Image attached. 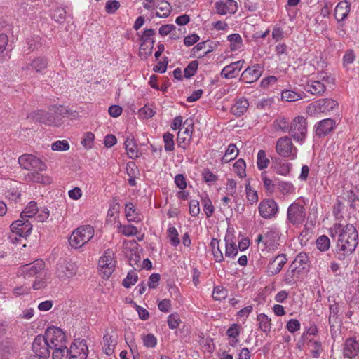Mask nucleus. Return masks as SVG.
Returning <instances> with one entry per match:
<instances>
[{
  "label": "nucleus",
  "mask_w": 359,
  "mask_h": 359,
  "mask_svg": "<svg viewBox=\"0 0 359 359\" xmlns=\"http://www.w3.org/2000/svg\"><path fill=\"white\" fill-rule=\"evenodd\" d=\"M358 244V232L353 224H346L341 231L337 241L335 257L344 260L355 250Z\"/></svg>",
  "instance_id": "obj_1"
},
{
  "label": "nucleus",
  "mask_w": 359,
  "mask_h": 359,
  "mask_svg": "<svg viewBox=\"0 0 359 359\" xmlns=\"http://www.w3.org/2000/svg\"><path fill=\"white\" fill-rule=\"evenodd\" d=\"M44 268V262L42 259H36L32 263L20 266L18 270L17 276L23 277L25 280L34 278L32 283L33 289L41 290L46 286V274Z\"/></svg>",
  "instance_id": "obj_2"
},
{
  "label": "nucleus",
  "mask_w": 359,
  "mask_h": 359,
  "mask_svg": "<svg viewBox=\"0 0 359 359\" xmlns=\"http://www.w3.org/2000/svg\"><path fill=\"white\" fill-rule=\"evenodd\" d=\"M66 110L62 106H53L48 111H38L30 114L28 118L34 121L44 123L48 126H58L60 120L64 117L65 114H67Z\"/></svg>",
  "instance_id": "obj_3"
},
{
  "label": "nucleus",
  "mask_w": 359,
  "mask_h": 359,
  "mask_svg": "<svg viewBox=\"0 0 359 359\" xmlns=\"http://www.w3.org/2000/svg\"><path fill=\"white\" fill-rule=\"evenodd\" d=\"M95 230L90 225H83L74 229L69 238L70 246L79 249L88 243L94 236Z\"/></svg>",
  "instance_id": "obj_4"
},
{
  "label": "nucleus",
  "mask_w": 359,
  "mask_h": 359,
  "mask_svg": "<svg viewBox=\"0 0 359 359\" xmlns=\"http://www.w3.org/2000/svg\"><path fill=\"white\" fill-rule=\"evenodd\" d=\"M116 265L114 252L107 249L100 257L98 262V269L104 278H108L114 272Z\"/></svg>",
  "instance_id": "obj_5"
},
{
  "label": "nucleus",
  "mask_w": 359,
  "mask_h": 359,
  "mask_svg": "<svg viewBox=\"0 0 359 359\" xmlns=\"http://www.w3.org/2000/svg\"><path fill=\"white\" fill-rule=\"evenodd\" d=\"M288 133L296 142H303L307 134L306 118L302 116H298L293 118L290 123Z\"/></svg>",
  "instance_id": "obj_6"
},
{
  "label": "nucleus",
  "mask_w": 359,
  "mask_h": 359,
  "mask_svg": "<svg viewBox=\"0 0 359 359\" xmlns=\"http://www.w3.org/2000/svg\"><path fill=\"white\" fill-rule=\"evenodd\" d=\"M18 163L23 169L30 171H45L47 169L46 163L37 156L25 154L18 158Z\"/></svg>",
  "instance_id": "obj_7"
},
{
  "label": "nucleus",
  "mask_w": 359,
  "mask_h": 359,
  "mask_svg": "<svg viewBox=\"0 0 359 359\" xmlns=\"http://www.w3.org/2000/svg\"><path fill=\"white\" fill-rule=\"evenodd\" d=\"M32 229V224L27 219L16 220L11 225V233L9 236V239L13 243H15L18 241L17 236L25 238L31 233Z\"/></svg>",
  "instance_id": "obj_8"
},
{
  "label": "nucleus",
  "mask_w": 359,
  "mask_h": 359,
  "mask_svg": "<svg viewBox=\"0 0 359 359\" xmlns=\"http://www.w3.org/2000/svg\"><path fill=\"white\" fill-rule=\"evenodd\" d=\"M43 337L46 339L48 344L50 345L51 349L62 347L63 345H65V334L59 327H48L46 330Z\"/></svg>",
  "instance_id": "obj_9"
},
{
  "label": "nucleus",
  "mask_w": 359,
  "mask_h": 359,
  "mask_svg": "<svg viewBox=\"0 0 359 359\" xmlns=\"http://www.w3.org/2000/svg\"><path fill=\"white\" fill-rule=\"evenodd\" d=\"M78 266L71 262H59L55 269V276L60 281L69 280L77 273Z\"/></svg>",
  "instance_id": "obj_10"
},
{
  "label": "nucleus",
  "mask_w": 359,
  "mask_h": 359,
  "mask_svg": "<svg viewBox=\"0 0 359 359\" xmlns=\"http://www.w3.org/2000/svg\"><path fill=\"white\" fill-rule=\"evenodd\" d=\"M276 151L278 155L283 158H296L297 149L293 145L290 137L287 136L279 138L276 142Z\"/></svg>",
  "instance_id": "obj_11"
},
{
  "label": "nucleus",
  "mask_w": 359,
  "mask_h": 359,
  "mask_svg": "<svg viewBox=\"0 0 359 359\" xmlns=\"http://www.w3.org/2000/svg\"><path fill=\"white\" fill-rule=\"evenodd\" d=\"M306 215V208L298 203H292L287 208V219L292 225L303 224Z\"/></svg>",
  "instance_id": "obj_12"
},
{
  "label": "nucleus",
  "mask_w": 359,
  "mask_h": 359,
  "mask_svg": "<svg viewBox=\"0 0 359 359\" xmlns=\"http://www.w3.org/2000/svg\"><path fill=\"white\" fill-rule=\"evenodd\" d=\"M50 349L51 348L43 336L38 335L35 337L32 343V351L36 357L39 359L48 358L50 354Z\"/></svg>",
  "instance_id": "obj_13"
},
{
  "label": "nucleus",
  "mask_w": 359,
  "mask_h": 359,
  "mask_svg": "<svg viewBox=\"0 0 359 359\" xmlns=\"http://www.w3.org/2000/svg\"><path fill=\"white\" fill-rule=\"evenodd\" d=\"M48 63L46 57L39 56L32 59L29 62L26 63L22 69L27 76L29 75L32 71L36 73L42 74L47 68Z\"/></svg>",
  "instance_id": "obj_14"
},
{
  "label": "nucleus",
  "mask_w": 359,
  "mask_h": 359,
  "mask_svg": "<svg viewBox=\"0 0 359 359\" xmlns=\"http://www.w3.org/2000/svg\"><path fill=\"white\" fill-rule=\"evenodd\" d=\"M69 354L70 359H86L88 355L86 341L80 339H75L70 346Z\"/></svg>",
  "instance_id": "obj_15"
},
{
  "label": "nucleus",
  "mask_w": 359,
  "mask_h": 359,
  "mask_svg": "<svg viewBox=\"0 0 359 359\" xmlns=\"http://www.w3.org/2000/svg\"><path fill=\"white\" fill-rule=\"evenodd\" d=\"M184 126H187L184 131H179L177 134V142L178 147L185 149L189 144L193 131H194V123L191 120L187 119L184 122Z\"/></svg>",
  "instance_id": "obj_16"
},
{
  "label": "nucleus",
  "mask_w": 359,
  "mask_h": 359,
  "mask_svg": "<svg viewBox=\"0 0 359 359\" xmlns=\"http://www.w3.org/2000/svg\"><path fill=\"white\" fill-rule=\"evenodd\" d=\"M259 212L264 219H271L278 212V205L273 199L261 201L259 205Z\"/></svg>",
  "instance_id": "obj_17"
},
{
  "label": "nucleus",
  "mask_w": 359,
  "mask_h": 359,
  "mask_svg": "<svg viewBox=\"0 0 359 359\" xmlns=\"http://www.w3.org/2000/svg\"><path fill=\"white\" fill-rule=\"evenodd\" d=\"M338 107V103L332 99H320L309 105L317 113H327L333 111Z\"/></svg>",
  "instance_id": "obj_18"
},
{
  "label": "nucleus",
  "mask_w": 359,
  "mask_h": 359,
  "mask_svg": "<svg viewBox=\"0 0 359 359\" xmlns=\"http://www.w3.org/2000/svg\"><path fill=\"white\" fill-rule=\"evenodd\" d=\"M262 67L259 65L248 67L243 72L242 79L245 83H252L259 79L262 74Z\"/></svg>",
  "instance_id": "obj_19"
},
{
  "label": "nucleus",
  "mask_w": 359,
  "mask_h": 359,
  "mask_svg": "<svg viewBox=\"0 0 359 359\" xmlns=\"http://www.w3.org/2000/svg\"><path fill=\"white\" fill-rule=\"evenodd\" d=\"M359 353V343L355 339L348 338L346 340L344 346V356L351 359Z\"/></svg>",
  "instance_id": "obj_20"
},
{
  "label": "nucleus",
  "mask_w": 359,
  "mask_h": 359,
  "mask_svg": "<svg viewBox=\"0 0 359 359\" xmlns=\"http://www.w3.org/2000/svg\"><path fill=\"white\" fill-rule=\"evenodd\" d=\"M287 261V259L285 255H278L273 259L272 262H271L269 264L267 269L268 273L270 275H275L281 271Z\"/></svg>",
  "instance_id": "obj_21"
},
{
  "label": "nucleus",
  "mask_w": 359,
  "mask_h": 359,
  "mask_svg": "<svg viewBox=\"0 0 359 359\" xmlns=\"http://www.w3.org/2000/svg\"><path fill=\"white\" fill-rule=\"evenodd\" d=\"M325 84L319 80H309L306 82L305 90L313 95H321L325 90Z\"/></svg>",
  "instance_id": "obj_22"
},
{
  "label": "nucleus",
  "mask_w": 359,
  "mask_h": 359,
  "mask_svg": "<svg viewBox=\"0 0 359 359\" xmlns=\"http://www.w3.org/2000/svg\"><path fill=\"white\" fill-rule=\"evenodd\" d=\"M40 172L41 171H33L28 172L25 177V180L29 182L41 183L44 184H50L51 182L50 177L41 174Z\"/></svg>",
  "instance_id": "obj_23"
},
{
  "label": "nucleus",
  "mask_w": 359,
  "mask_h": 359,
  "mask_svg": "<svg viewBox=\"0 0 359 359\" xmlns=\"http://www.w3.org/2000/svg\"><path fill=\"white\" fill-rule=\"evenodd\" d=\"M335 121L332 118H326L320 121L316 126V134L319 136L327 135L334 128Z\"/></svg>",
  "instance_id": "obj_24"
},
{
  "label": "nucleus",
  "mask_w": 359,
  "mask_h": 359,
  "mask_svg": "<svg viewBox=\"0 0 359 359\" xmlns=\"http://www.w3.org/2000/svg\"><path fill=\"white\" fill-rule=\"evenodd\" d=\"M350 12V5L346 1L339 2L334 10V17L337 21H343Z\"/></svg>",
  "instance_id": "obj_25"
},
{
  "label": "nucleus",
  "mask_w": 359,
  "mask_h": 359,
  "mask_svg": "<svg viewBox=\"0 0 359 359\" xmlns=\"http://www.w3.org/2000/svg\"><path fill=\"white\" fill-rule=\"evenodd\" d=\"M244 64V60L231 62L226 65V79L235 78L239 75L240 71Z\"/></svg>",
  "instance_id": "obj_26"
},
{
  "label": "nucleus",
  "mask_w": 359,
  "mask_h": 359,
  "mask_svg": "<svg viewBox=\"0 0 359 359\" xmlns=\"http://www.w3.org/2000/svg\"><path fill=\"white\" fill-rule=\"evenodd\" d=\"M248 107V100L241 97L236 100L235 104L231 108V111L236 116H241L246 111Z\"/></svg>",
  "instance_id": "obj_27"
},
{
  "label": "nucleus",
  "mask_w": 359,
  "mask_h": 359,
  "mask_svg": "<svg viewBox=\"0 0 359 359\" xmlns=\"http://www.w3.org/2000/svg\"><path fill=\"white\" fill-rule=\"evenodd\" d=\"M123 248L125 250H130V257L129 262L130 265L136 264L140 260V257L136 255V250L137 249V243L135 241H128L123 243Z\"/></svg>",
  "instance_id": "obj_28"
},
{
  "label": "nucleus",
  "mask_w": 359,
  "mask_h": 359,
  "mask_svg": "<svg viewBox=\"0 0 359 359\" xmlns=\"http://www.w3.org/2000/svg\"><path fill=\"white\" fill-rule=\"evenodd\" d=\"M156 8L158 10L156 13V15L163 18L168 17L172 11V6L165 1L157 0Z\"/></svg>",
  "instance_id": "obj_29"
},
{
  "label": "nucleus",
  "mask_w": 359,
  "mask_h": 359,
  "mask_svg": "<svg viewBox=\"0 0 359 359\" xmlns=\"http://www.w3.org/2000/svg\"><path fill=\"white\" fill-rule=\"evenodd\" d=\"M309 257L305 252L299 253L294 261L290 264L292 268L299 269V271L304 270L308 266Z\"/></svg>",
  "instance_id": "obj_30"
},
{
  "label": "nucleus",
  "mask_w": 359,
  "mask_h": 359,
  "mask_svg": "<svg viewBox=\"0 0 359 359\" xmlns=\"http://www.w3.org/2000/svg\"><path fill=\"white\" fill-rule=\"evenodd\" d=\"M124 144L127 155L130 158L134 159L139 156L137 145L133 137H127L125 140Z\"/></svg>",
  "instance_id": "obj_31"
},
{
  "label": "nucleus",
  "mask_w": 359,
  "mask_h": 359,
  "mask_svg": "<svg viewBox=\"0 0 359 359\" xmlns=\"http://www.w3.org/2000/svg\"><path fill=\"white\" fill-rule=\"evenodd\" d=\"M125 215L128 222H137L141 220L140 215L136 211L132 203L126 204Z\"/></svg>",
  "instance_id": "obj_32"
},
{
  "label": "nucleus",
  "mask_w": 359,
  "mask_h": 359,
  "mask_svg": "<svg viewBox=\"0 0 359 359\" xmlns=\"http://www.w3.org/2000/svg\"><path fill=\"white\" fill-rule=\"evenodd\" d=\"M241 326L237 323H233L226 331V334L231 339L229 344L233 346L238 342V337L240 334Z\"/></svg>",
  "instance_id": "obj_33"
},
{
  "label": "nucleus",
  "mask_w": 359,
  "mask_h": 359,
  "mask_svg": "<svg viewBox=\"0 0 359 359\" xmlns=\"http://www.w3.org/2000/svg\"><path fill=\"white\" fill-rule=\"evenodd\" d=\"M38 211L37 204L35 201H31L25 207L24 210L20 214V218L27 219L36 215Z\"/></svg>",
  "instance_id": "obj_34"
},
{
  "label": "nucleus",
  "mask_w": 359,
  "mask_h": 359,
  "mask_svg": "<svg viewBox=\"0 0 359 359\" xmlns=\"http://www.w3.org/2000/svg\"><path fill=\"white\" fill-rule=\"evenodd\" d=\"M210 248L214 259L216 262H221L224 259L222 252L219 245V241L212 238L210 243Z\"/></svg>",
  "instance_id": "obj_35"
},
{
  "label": "nucleus",
  "mask_w": 359,
  "mask_h": 359,
  "mask_svg": "<svg viewBox=\"0 0 359 359\" xmlns=\"http://www.w3.org/2000/svg\"><path fill=\"white\" fill-rule=\"evenodd\" d=\"M227 40L229 42V47L232 51L238 50L243 46V40L239 34L229 35Z\"/></svg>",
  "instance_id": "obj_36"
},
{
  "label": "nucleus",
  "mask_w": 359,
  "mask_h": 359,
  "mask_svg": "<svg viewBox=\"0 0 359 359\" xmlns=\"http://www.w3.org/2000/svg\"><path fill=\"white\" fill-rule=\"evenodd\" d=\"M116 342L112 339V336L105 334L103 337V350L106 355H111L113 352Z\"/></svg>",
  "instance_id": "obj_37"
},
{
  "label": "nucleus",
  "mask_w": 359,
  "mask_h": 359,
  "mask_svg": "<svg viewBox=\"0 0 359 359\" xmlns=\"http://www.w3.org/2000/svg\"><path fill=\"white\" fill-rule=\"evenodd\" d=\"M339 311V307L337 304H332L330 306V316H329V324L331 329L334 327L339 323L338 318V313Z\"/></svg>",
  "instance_id": "obj_38"
},
{
  "label": "nucleus",
  "mask_w": 359,
  "mask_h": 359,
  "mask_svg": "<svg viewBox=\"0 0 359 359\" xmlns=\"http://www.w3.org/2000/svg\"><path fill=\"white\" fill-rule=\"evenodd\" d=\"M257 320L259 323V328L264 332H268L271 330V319L264 313H260L257 316Z\"/></svg>",
  "instance_id": "obj_39"
},
{
  "label": "nucleus",
  "mask_w": 359,
  "mask_h": 359,
  "mask_svg": "<svg viewBox=\"0 0 359 359\" xmlns=\"http://www.w3.org/2000/svg\"><path fill=\"white\" fill-rule=\"evenodd\" d=\"M299 269H294L290 265L289 269L285 274L284 280L288 285H293L296 282V279L298 278V275L300 273Z\"/></svg>",
  "instance_id": "obj_40"
},
{
  "label": "nucleus",
  "mask_w": 359,
  "mask_h": 359,
  "mask_svg": "<svg viewBox=\"0 0 359 359\" xmlns=\"http://www.w3.org/2000/svg\"><path fill=\"white\" fill-rule=\"evenodd\" d=\"M53 359H70L69 349L66 345L53 349Z\"/></svg>",
  "instance_id": "obj_41"
},
{
  "label": "nucleus",
  "mask_w": 359,
  "mask_h": 359,
  "mask_svg": "<svg viewBox=\"0 0 359 359\" xmlns=\"http://www.w3.org/2000/svg\"><path fill=\"white\" fill-rule=\"evenodd\" d=\"M207 44L208 41H203L197 43L192 49L191 52L193 55L198 58H202L204 56L207 55L208 53H209L211 51V50L208 49L203 53H200L201 50L206 48Z\"/></svg>",
  "instance_id": "obj_42"
},
{
  "label": "nucleus",
  "mask_w": 359,
  "mask_h": 359,
  "mask_svg": "<svg viewBox=\"0 0 359 359\" xmlns=\"http://www.w3.org/2000/svg\"><path fill=\"white\" fill-rule=\"evenodd\" d=\"M270 161L266 157L264 150H259L257 154V165L260 170L266 168L269 165Z\"/></svg>",
  "instance_id": "obj_43"
},
{
  "label": "nucleus",
  "mask_w": 359,
  "mask_h": 359,
  "mask_svg": "<svg viewBox=\"0 0 359 359\" xmlns=\"http://www.w3.org/2000/svg\"><path fill=\"white\" fill-rule=\"evenodd\" d=\"M163 140L164 142V149L166 151H172L175 149L174 135L167 132L163 134Z\"/></svg>",
  "instance_id": "obj_44"
},
{
  "label": "nucleus",
  "mask_w": 359,
  "mask_h": 359,
  "mask_svg": "<svg viewBox=\"0 0 359 359\" xmlns=\"http://www.w3.org/2000/svg\"><path fill=\"white\" fill-rule=\"evenodd\" d=\"M137 279L138 276L137 272H135V271H130L128 273L126 278H124L123 280V285L126 288H130L131 286L134 285L137 283Z\"/></svg>",
  "instance_id": "obj_45"
},
{
  "label": "nucleus",
  "mask_w": 359,
  "mask_h": 359,
  "mask_svg": "<svg viewBox=\"0 0 359 359\" xmlns=\"http://www.w3.org/2000/svg\"><path fill=\"white\" fill-rule=\"evenodd\" d=\"M168 238H169L170 243L172 246L175 247L180 243L177 230L175 226H170L168 227Z\"/></svg>",
  "instance_id": "obj_46"
},
{
  "label": "nucleus",
  "mask_w": 359,
  "mask_h": 359,
  "mask_svg": "<svg viewBox=\"0 0 359 359\" xmlns=\"http://www.w3.org/2000/svg\"><path fill=\"white\" fill-rule=\"evenodd\" d=\"M118 231L126 236H133L137 233V228L133 225H118Z\"/></svg>",
  "instance_id": "obj_47"
},
{
  "label": "nucleus",
  "mask_w": 359,
  "mask_h": 359,
  "mask_svg": "<svg viewBox=\"0 0 359 359\" xmlns=\"http://www.w3.org/2000/svg\"><path fill=\"white\" fill-rule=\"evenodd\" d=\"M316 246L317 248L322 251H327L330 247V241L329 238L326 236H320L316 240Z\"/></svg>",
  "instance_id": "obj_48"
},
{
  "label": "nucleus",
  "mask_w": 359,
  "mask_h": 359,
  "mask_svg": "<svg viewBox=\"0 0 359 359\" xmlns=\"http://www.w3.org/2000/svg\"><path fill=\"white\" fill-rule=\"evenodd\" d=\"M143 344L148 348H154L157 345V338L153 334H147L142 336Z\"/></svg>",
  "instance_id": "obj_49"
},
{
  "label": "nucleus",
  "mask_w": 359,
  "mask_h": 359,
  "mask_svg": "<svg viewBox=\"0 0 359 359\" xmlns=\"http://www.w3.org/2000/svg\"><path fill=\"white\" fill-rule=\"evenodd\" d=\"M276 130H280L283 132H289L290 124L285 117H279L273 123Z\"/></svg>",
  "instance_id": "obj_50"
},
{
  "label": "nucleus",
  "mask_w": 359,
  "mask_h": 359,
  "mask_svg": "<svg viewBox=\"0 0 359 359\" xmlns=\"http://www.w3.org/2000/svg\"><path fill=\"white\" fill-rule=\"evenodd\" d=\"M282 100H285L287 102H294L302 99V96L300 94L289 90H285L282 92L281 94Z\"/></svg>",
  "instance_id": "obj_51"
},
{
  "label": "nucleus",
  "mask_w": 359,
  "mask_h": 359,
  "mask_svg": "<svg viewBox=\"0 0 359 359\" xmlns=\"http://www.w3.org/2000/svg\"><path fill=\"white\" fill-rule=\"evenodd\" d=\"M355 60V55L352 49L347 50L343 57V67L348 69V66L353 63Z\"/></svg>",
  "instance_id": "obj_52"
},
{
  "label": "nucleus",
  "mask_w": 359,
  "mask_h": 359,
  "mask_svg": "<svg viewBox=\"0 0 359 359\" xmlns=\"http://www.w3.org/2000/svg\"><path fill=\"white\" fill-rule=\"evenodd\" d=\"M238 154V149L236 144H231L226 149V162H229L235 159Z\"/></svg>",
  "instance_id": "obj_53"
},
{
  "label": "nucleus",
  "mask_w": 359,
  "mask_h": 359,
  "mask_svg": "<svg viewBox=\"0 0 359 359\" xmlns=\"http://www.w3.org/2000/svg\"><path fill=\"white\" fill-rule=\"evenodd\" d=\"M233 170L239 177H243L245 175V163L243 159H238L233 165Z\"/></svg>",
  "instance_id": "obj_54"
},
{
  "label": "nucleus",
  "mask_w": 359,
  "mask_h": 359,
  "mask_svg": "<svg viewBox=\"0 0 359 359\" xmlns=\"http://www.w3.org/2000/svg\"><path fill=\"white\" fill-rule=\"evenodd\" d=\"M8 39L7 35L4 34H0V62L6 59L7 54H4L6 46Z\"/></svg>",
  "instance_id": "obj_55"
},
{
  "label": "nucleus",
  "mask_w": 359,
  "mask_h": 359,
  "mask_svg": "<svg viewBox=\"0 0 359 359\" xmlns=\"http://www.w3.org/2000/svg\"><path fill=\"white\" fill-rule=\"evenodd\" d=\"M180 323V317L177 313L170 314L168 318V327L172 330L178 327Z\"/></svg>",
  "instance_id": "obj_56"
},
{
  "label": "nucleus",
  "mask_w": 359,
  "mask_h": 359,
  "mask_svg": "<svg viewBox=\"0 0 359 359\" xmlns=\"http://www.w3.org/2000/svg\"><path fill=\"white\" fill-rule=\"evenodd\" d=\"M94 140V134L91 132H88L83 135L81 143L86 149H90L93 145Z\"/></svg>",
  "instance_id": "obj_57"
},
{
  "label": "nucleus",
  "mask_w": 359,
  "mask_h": 359,
  "mask_svg": "<svg viewBox=\"0 0 359 359\" xmlns=\"http://www.w3.org/2000/svg\"><path fill=\"white\" fill-rule=\"evenodd\" d=\"M66 16V11L62 8H57L54 10L52 18L57 22L62 23L65 21Z\"/></svg>",
  "instance_id": "obj_58"
},
{
  "label": "nucleus",
  "mask_w": 359,
  "mask_h": 359,
  "mask_svg": "<svg viewBox=\"0 0 359 359\" xmlns=\"http://www.w3.org/2000/svg\"><path fill=\"white\" fill-rule=\"evenodd\" d=\"M198 65V62L196 60L191 62L189 65L184 69V76L186 78H190L191 76H194L197 71Z\"/></svg>",
  "instance_id": "obj_59"
},
{
  "label": "nucleus",
  "mask_w": 359,
  "mask_h": 359,
  "mask_svg": "<svg viewBox=\"0 0 359 359\" xmlns=\"http://www.w3.org/2000/svg\"><path fill=\"white\" fill-rule=\"evenodd\" d=\"M20 191L15 188H11L6 192V198L15 203L20 198Z\"/></svg>",
  "instance_id": "obj_60"
},
{
  "label": "nucleus",
  "mask_w": 359,
  "mask_h": 359,
  "mask_svg": "<svg viewBox=\"0 0 359 359\" xmlns=\"http://www.w3.org/2000/svg\"><path fill=\"white\" fill-rule=\"evenodd\" d=\"M51 148L53 151H67L69 149V144L66 140H58L52 144Z\"/></svg>",
  "instance_id": "obj_61"
},
{
  "label": "nucleus",
  "mask_w": 359,
  "mask_h": 359,
  "mask_svg": "<svg viewBox=\"0 0 359 359\" xmlns=\"http://www.w3.org/2000/svg\"><path fill=\"white\" fill-rule=\"evenodd\" d=\"M120 7V3L116 0H109L106 3L105 10L108 13H115Z\"/></svg>",
  "instance_id": "obj_62"
},
{
  "label": "nucleus",
  "mask_w": 359,
  "mask_h": 359,
  "mask_svg": "<svg viewBox=\"0 0 359 359\" xmlns=\"http://www.w3.org/2000/svg\"><path fill=\"white\" fill-rule=\"evenodd\" d=\"M280 191L283 194H292L294 191V187L291 182H282L279 184Z\"/></svg>",
  "instance_id": "obj_63"
},
{
  "label": "nucleus",
  "mask_w": 359,
  "mask_h": 359,
  "mask_svg": "<svg viewBox=\"0 0 359 359\" xmlns=\"http://www.w3.org/2000/svg\"><path fill=\"white\" fill-rule=\"evenodd\" d=\"M50 213L49 210L46 208H43L41 209L38 208V211L36 214V219L37 221L40 222H43L48 219L49 217Z\"/></svg>",
  "instance_id": "obj_64"
}]
</instances>
